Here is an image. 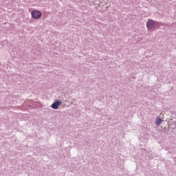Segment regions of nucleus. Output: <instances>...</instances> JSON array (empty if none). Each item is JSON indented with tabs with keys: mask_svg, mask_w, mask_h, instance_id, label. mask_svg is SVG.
<instances>
[{
	"mask_svg": "<svg viewBox=\"0 0 176 176\" xmlns=\"http://www.w3.org/2000/svg\"><path fill=\"white\" fill-rule=\"evenodd\" d=\"M31 16L34 20H39L42 17V12L38 10H34L32 11Z\"/></svg>",
	"mask_w": 176,
	"mask_h": 176,
	"instance_id": "nucleus-1",
	"label": "nucleus"
},
{
	"mask_svg": "<svg viewBox=\"0 0 176 176\" xmlns=\"http://www.w3.org/2000/svg\"><path fill=\"white\" fill-rule=\"evenodd\" d=\"M146 28L148 31H151V30H153V28H155V21L151 19L148 20L146 23Z\"/></svg>",
	"mask_w": 176,
	"mask_h": 176,
	"instance_id": "nucleus-2",
	"label": "nucleus"
},
{
	"mask_svg": "<svg viewBox=\"0 0 176 176\" xmlns=\"http://www.w3.org/2000/svg\"><path fill=\"white\" fill-rule=\"evenodd\" d=\"M59 105H61V101L56 100L55 102H54L52 105V108L53 109H58Z\"/></svg>",
	"mask_w": 176,
	"mask_h": 176,
	"instance_id": "nucleus-3",
	"label": "nucleus"
},
{
	"mask_svg": "<svg viewBox=\"0 0 176 176\" xmlns=\"http://www.w3.org/2000/svg\"><path fill=\"white\" fill-rule=\"evenodd\" d=\"M160 123H162V118H160V117H157L155 120V124H157V126H160Z\"/></svg>",
	"mask_w": 176,
	"mask_h": 176,
	"instance_id": "nucleus-4",
	"label": "nucleus"
}]
</instances>
